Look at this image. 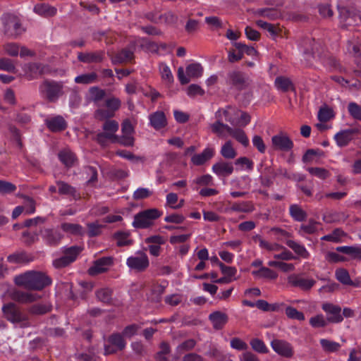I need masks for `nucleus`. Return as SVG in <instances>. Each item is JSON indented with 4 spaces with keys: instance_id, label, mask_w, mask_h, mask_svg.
<instances>
[{
    "instance_id": "nucleus-51",
    "label": "nucleus",
    "mask_w": 361,
    "mask_h": 361,
    "mask_svg": "<svg viewBox=\"0 0 361 361\" xmlns=\"http://www.w3.org/2000/svg\"><path fill=\"white\" fill-rule=\"evenodd\" d=\"M253 275H260L263 278L269 279H275L277 278L278 274L276 271H273L272 269L262 267L259 270L257 271H252Z\"/></svg>"
},
{
    "instance_id": "nucleus-36",
    "label": "nucleus",
    "mask_w": 361,
    "mask_h": 361,
    "mask_svg": "<svg viewBox=\"0 0 361 361\" xmlns=\"http://www.w3.org/2000/svg\"><path fill=\"white\" fill-rule=\"evenodd\" d=\"M276 87L283 92H288L289 90H295L294 85L291 80L286 77L279 76L275 79Z\"/></svg>"
},
{
    "instance_id": "nucleus-31",
    "label": "nucleus",
    "mask_w": 361,
    "mask_h": 361,
    "mask_svg": "<svg viewBox=\"0 0 361 361\" xmlns=\"http://www.w3.org/2000/svg\"><path fill=\"white\" fill-rule=\"evenodd\" d=\"M336 279L343 285L357 286V285L350 279V274L345 269L340 268L336 270Z\"/></svg>"
},
{
    "instance_id": "nucleus-28",
    "label": "nucleus",
    "mask_w": 361,
    "mask_h": 361,
    "mask_svg": "<svg viewBox=\"0 0 361 361\" xmlns=\"http://www.w3.org/2000/svg\"><path fill=\"white\" fill-rule=\"evenodd\" d=\"M58 157L61 163L68 168L72 167L77 160L75 154L67 149L59 152Z\"/></svg>"
},
{
    "instance_id": "nucleus-15",
    "label": "nucleus",
    "mask_w": 361,
    "mask_h": 361,
    "mask_svg": "<svg viewBox=\"0 0 361 361\" xmlns=\"http://www.w3.org/2000/svg\"><path fill=\"white\" fill-rule=\"evenodd\" d=\"M322 309L329 314L327 317V321L331 323H338L343 321V318L341 312V308L339 306L331 303H324L322 305Z\"/></svg>"
},
{
    "instance_id": "nucleus-5",
    "label": "nucleus",
    "mask_w": 361,
    "mask_h": 361,
    "mask_svg": "<svg viewBox=\"0 0 361 361\" xmlns=\"http://www.w3.org/2000/svg\"><path fill=\"white\" fill-rule=\"evenodd\" d=\"M63 83L61 81L45 80L39 86L42 94L49 102H55L63 94Z\"/></svg>"
},
{
    "instance_id": "nucleus-18",
    "label": "nucleus",
    "mask_w": 361,
    "mask_h": 361,
    "mask_svg": "<svg viewBox=\"0 0 361 361\" xmlns=\"http://www.w3.org/2000/svg\"><path fill=\"white\" fill-rule=\"evenodd\" d=\"M233 170L234 168L231 162L220 161L212 166L213 172L218 176H228L233 173Z\"/></svg>"
},
{
    "instance_id": "nucleus-60",
    "label": "nucleus",
    "mask_w": 361,
    "mask_h": 361,
    "mask_svg": "<svg viewBox=\"0 0 361 361\" xmlns=\"http://www.w3.org/2000/svg\"><path fill=\"white\" fill-rule=\"evenodd\" d=\"M250 344L252 346V348L257 353H268V349L266 347L264 343L259 338L252 339Z\"/></svg>"
},
{
    "instance_id": "nucleus-2",
    "label": "nucleus",
    "mask_w": 361,
    "mask_h": 361,
    "mask_svg": "<svg viewBox=\"0 0 361 361\" xmlns=\"http://www.w3.org/2000/svg\"><path fill=\"white\" fill-rule=\"evenodd\" d=\"M2 312L8 321L18 324L20 328H27L31 326L28 314L13 302L4 305Z\"/></svg>"
},
{
    "instance_id": "nucleus-16",
    "label": "nucleus",
    "mask_w": 361,
    "mask_h": 361,
    "mask_svg": "<svg viewBox=\"0 0 361 361\" xmlns=\"http://www.w3.org/2000/svg\"><path fill=\"white\" fill-rule=\"evenodd\" d=\"M273 350L279 355L285 357H290L293 356V352L290 345L283 340L275 339L271 343Z\"/></svg>"
},
{
    "instance_id": "nucleus-10",
    "label": "nucleus",
    "mask_w": 361,
    "mask_h": 361,
    "mask_svg": "<svg viewBox=\"0 0 361 361\" xmlns=\"http://www.w3.org/2000/svg\"><path fill=\"white\" fill-rule=\"evenodd\" d=\"M39 234L45 244L50 247L57 246L63 238V234L56 228H41Z\"/></svg>"
},
{
    "instance_id": "nucleus-42",
    "label": "nucleus",
    "mask_w": 361,
    "mask_h": 361,
    "mask_svg": "<svg viewBox=\"0 0 361 361\" xmlns=\"http://www.w3.org/2000/svg\"><path fill=\"white\" fill-rule=\"evenodd\" d=\"M57 185L59 186V193L61 195H71L73 197H76L77 191L76 189L72 187L71 185L68 184L61 180H59L56 182Z\"/></svg>"
},
{
    "instance_id": "nucleus-1",
    "label": "nucleus",
    "mask_w": 361,
    "mask_h": 361,
    "mask_svg": "<svg viewBox=\"0 0 361 361\" xmlns=\"http://www.w3.org/2000/svg\"><path fill=\"white\" fill-rule=\"evenodd\" d=\"M14 281L17 286L29 290H42L52 283L46 273L37 271H29L16 276Z\"/></svg>"
},
{
    "instance_id": "nucleus-8",
    "label": "nucleus",
    "mask_w": 361,
    "mask_h": 361,
    "mask_svg": "<svg viewBox=\"0 0 361 361\" xmlns=\"http://www.w3.org/2000/svg\"><path fill=\"white\" fill-rule=\"evenodd\" d=\"M24 76L29 80L49 72V66L41 63H28L23 66Z\"/></svg>"
},
{
    "instance_id": "nucleus-14",
    "label": "nucleus",
    "mask_w": 361,
    "mask_h": 361,
    "mask_svg": "<svg viewBox=\"0 0 361 361\" xmlns=\"http://www.w3.org/2000/svg\"><path fill=\"white\" fill-rule=\"evenodd\" d=\"M104 58L105 52L103 50L92 52H79L78 54V60L85 63H101Z\"/></svg>"
},
{
    "instance_id": "nucleus-32",
    "label": "nucleus",
    "mask_w": 361,
    "mask_h": 361,
    "mask_svg": "<svg viewBox=\"0 0 361 361\" xmlns=\"http://www.w3.org/2000/svg\"><path fill=\"white\" fill-rule=\"evenodd\" d=\"M97 298L103 303L111 304L112 302L113 290L109 288H102L96 290Z\"/></svg>"
},
{
    "instance_id": "nucleus-46",
    "label": "nucleus",
    "mask_w": 361,
    "mask_h": 361,
    "mask_svg": "<svg viewBox=\"0 0 361 361\" xmlns=\"http://www.w3.org/2000/svg\"><path fill=\"white\" fill-rule=\"evenodd\" d=\"M82 247L78 245H73L69 247H64L63 250V254L68 257V259H72V263L75 261L78 256L82 252Z\"/></svg>"
},
{
    "instance_id": "nucleus-30",
    "label": "nucleus",
    "mask_w": 361,
    "mask_h": 361,
    "mask_svg": "<svg viewBox=\"0 0 361 361\" xmlns=\"http://www.w3.org/2000/svg\"><path fill=\"white\" fill-rule=\"evenodd\" d=\"M339 252L351 256L354 259H361V247L339 246L336 248Z\"/></svg>"
},
{
    "instance_id": "nucleus-35",
    "label": "nucleus",
    "mask_w": 361,
    "mask_h": 361,
    "mask_svg": "<svg viewBox=\"0 0 361 361\" xmlns=\"http://www.w3.org/2000/svg\"><path fill=\"white\" fill-rule=\"evenodd\" d=\"M255 14L270 20H276L281 16V13L274 8H259L255 12Z\"/></svg>"
},
{
    "instance_id": "nucleus-25",
    "label": "nucleus",
    "mask_w": 361,
    "mask_h": 361,
    "mask_svg": "<svg viewBox=\"0 0 361 361\" xmlns=\"http://www.w3.org/2000/svg\"><path fill=\"white\" fill-rule=\"evenodd\" d=\"M130 233L129 231H118L113 234L114 239L116 240L118 247L129 246L133 243V240L129 238Z\"/></svg>"
},
{
    "instance_id": "nucleus-17",
    "label": "nucleus",
    "mask_w": 361,
    "mask_h": 361,
    "mask_svg": "<svg viewBox=\"0 0 361 361\" xmlns=\"http://www.w3.org/2000/svg\"><path fill=\"white\" fill-rule=\"evenodd\" d=\"M13 300L20 303H28L37 300L40 296L36 293L24 292L22 290H14L11 294Z\"/></svg>"
},
{
    "instance_id": "nucleus-11",
    "label": "nucleus",
    "mask_w": 361,
    "mask_h": 361,
    "mask_svg": "<svg viewBox=\"0 0 361 361\" xmlns=\"http://www.w3.org/2000/svg\"><path fill=\"white\" fill-rule=\"evenodd\" d=\"M114 263L112 257H103L93 262V265L88 269L87 273L90 276H97L107 271L109 267Z\"/></svg>"
},
{
    "instance_id": "nucleus-13",
    "label": "nucleus",
    "mask_w": 361,
    "mask_h": 361,
    "mask_svg": "<svg viewBox=\"0 0 361 361\" xmlns=\"http://www.w3.org/2000/svg\"><path fill=\"white\" fill-rule=\"evenodd\" d=\"M288 281L292 286L298 287L305 291L310 290L316 283V281L312 279H305L296 274L288 276Z\"/></svg>"
},
{
    "instance_id": "nucleus-7",
    "label": "nucleus",
    "mask_w": 361,
    "mask_h": 361,
    "mask_svg": "<svg viewBox=\"0 0 361 361\" xmlns=\"http://www.w3.org/2000/svg\"><path fill=\"white\" fill-rule=\"evenodd\" d=\"M4 32L9 37L16 38L22 33L21 24L15 15L6 13L2 16Z\"/></svg>"
},
{
    "instance_id": "nucleus-47",
    "label": "nucleus",
    "mask_w": 361,
    "mask_h": 361,
    "mask_svg": "<svg viewBox=\"0 0 361 361\" xmlns=\"http://www.w3.org/2000/svg\"><path fill=\"white\" fill-rule=\"evenodd\" d=\"M75 357L78 361H96L97 358L93 347L90 348L87 353H76Z\"/></svg>"
},
{
    "instance_id": "nucleus-63",
    "label": "nucleus",
    "mask_w": 361,
    "mask_h": 361,
    "mask_svg": "<svg viewBox=\"0 0 361 361\" xmlns=\"http://www.w3.org/2000/svg\"><path fill=\"white\" fill-rule=\"evenodd\" d=\"M109 176L114 180H121L128 176L127 171L121 169H111L109 172Z\"/></svg>"
},
{
    "instance_id": "nucleus-64",
    "label": "nucleus",
    "mask_w": 361,
    "mask_h": 361,
    "mask_svg": "<svg viewBox=\"0 0 361 361\" xmlns=\"http://www.w3.org/2000/svg\"><path fill=\"white\" fill-rule=\"evenodd\" d=\"M152 194V192L147 188H140L134 192L133 197L135 200H140L149 197Z\"/></svg>"
},
{
    "instance_id": "nucleus-27",
    "label": "nucleus",
    "mask_w": 361,
    "mask_h": 361,
    "mask_svg": "<svg viewBox=\"0 0 361 361\" xmlns=\"http://www.w3.org/2000/svg\"><path fill=\"white\" fill-rule=\"evenodd\" d=\"M133 57L134 54L132 51L128 49H123L115 56L111 57V62L113 64L123 63L130 61Z\"/></svg>"
},
{
    "instance_id": "nucleus-9",
    "label": "nucleus",
    "mask_w": 361,
    "mask_h": 361,
    "mask_svg": "<svg viewBox=\"0 0 361 361\" xmlns=\"http://www.w3.org/2000/svg\"><path fill=\"white\" fill-rule=\"evenodd\" d=\"M271 145L274 150L289 152L293 148L294 144L286 133L280 132L272 136Z\"/></svg>"
},
{
    "instance_id": "nucleus-41",
    "label": "nucleus",
    "mask_w": 361,
    "mask_h": 361,
    "mask_svg": "<svg viewBox=\"0 0 361 361\" xmlns=\"http://www.w3.org/2000/svg\"><path fill=\"white\" fill-rule=\"evenodd\" d=\"M51 310V306L45 304H35L29 307L28 312L33 315L45 314Z\"/></svg>"
},
{
    "instance_id": "nucleus-48",
    "label": "nucleus",
    "mask_w": 361,
    "mask_h": 361,
    "mask_svg": "<svg viewBox=\"0 0 361 361\" xmlns=\"http://www.w3.org/2000/svg\"><path fill=\"white\" fill-rule=\"evenodd\" d=\"M346 233L341 228H335L331 234L323 236L322 240L331 241L334 243L340 242V238L345 236Z\"/></svg>"
},
{
    "instance_id": "nucleus-34",
    "label": "nucleus",
    "mask_w": 361,
    "mask_h": 361,
    "mask_svg": "<svg viewBox=\"0 0 361 361\" xmlns=\"http://www.w3.org/2000/svg\"><path fill=\"white\" fill-rule=\"evenodd\" d=\"M227 210L247 213L254 210V205L251 202H234Z\"/></svg>"
},
{
    "instance_id": "nucleus-21",
    "label": "nucleus",
    "mask_w": 361,
    "mask_h": 361,
    "mask_svg": "<svg viewBox=\"0 0 361 361\" xmlns=\"http://www.w3.org/2000/svg\"><path fill=\"white\" fill-rule=\"evenodd\" d=\"M356 133L357 130L355 129L341 130L335 135L334 139L339 147H345L353 140V135Z\"/></svg>"
},
{
    "instance_id": "nucleus-45",
    "label": "nucleus",
    "mask_w": 361,
    "mask_h": 361,
    "mask_svg": "<svg viewBox=\"0 0 361 361\" xmlns=\"http://www.w3.org/2000/svg\"><path fill=\"white\" fill-rule=\"evenodd\" d=\"M0 70L11 73H16L17 69L13 61L9 58H0Z\"/></svg>"
},
{
    "instance_id": "nucleus-4",
    "label": "nucleus",
    "mask_w": 361,
    "mask_h": 361,
    "mask_svg": "<svg viewBox=\"0 0 361 361\" xmlns=\"http://www.w3.org/2000/svg\"><path fill=\"white\" fill-rule=\"evenodd\" d=\"M162 212L156 208L143 210L135 215L133 226L137 229L149 228L153 226L154 221L159 218Z\"/></svg>"
},
{
    "instance_id": "nucleus-54",
    "label": "nucleus",
    "mask_w": 361,
    "mask_h": 361,
    "mask_svg": "<svg viewBox=\"0 0 361 361\" xmlns=\"http://www.w3.org/2000/svg\"><path fill=\"white\" fill-rule=\"evenodd\" d=\"M349 114L355 120L361 121V106L355 102H350L348 106Z\"/></svg>"
},
{
    "instance_id": "nucleus-55",
    "label": "nucleus",
    "mask_w": 361,
    "mask_h": 361,
    "mask_svg": "<svg viewBox=\"0 0 361 361\" xmlns=\"http://www.w3.org/2000/svg\"><path fill=\"white\" fill-rule=\"evenodd\" d=\"M97 78V75L92 72L91 73L82 74L77 76L75 78V82L80 84H90L94 82Z\"/></svg>"
},
{
    "instance_id": "nucleus-20",
    "label": "nucleus",
    "mask_w": 361,
    "mask_h": 361,
    "mask_svg": "<svg viewBox=\"0 0 361 361\" xmlns=\"http://www.w3.org/2000/svg\"><path fill=\"white\" fill-rule=\"evenodd\" d=\"M214 155L213 148L207 147L200 154H195L191 157V162L195 166H202L211 159Z\"/></svg>"
},
{
    "instance_id": "nucleus-29",
    "label": "nucleus",
    "mask_w": 361,
    "mask_h": 361,
    "mask_svg": "<svg viewBox=\"0 0 361 361\" xmlns=\"http://www.w3.org/2000/svg\"><path fill=\"white\" fill-rule=\"evenodd\" d=\"M228 128V133L234 137L238 142L241 143L244 147H247L249 145V140L245 133L244 130L235 128L233 129L230 126H226Z\"/></svg>"
},
{
    "instance_id": "nucleus-61",
    "label": "nucleus",
    "mask_w": 361,
    "mask_h": 361,
    "mask_svg": "<svg viewBox=\"0 0 361 361\" xmlns=\"http://www.w3.org/2000/svg\"><path fill=\"white\" fill-rule=\"evenodd\" d=\"M286 314L292 319H297L298 321H303L305 319V315L302 312H299L295 307L290 306L286 307Z\"/></svg>"
},
{
    "instance_id": "nucleus-52",
    "label": "nucleus",
    "mask_w": 361,
    "mask_h": 361,
    "mask_svg": "<svg viewBox=\"0 0 361 361\" xmlns=\"http://www.w3.org/2000/svg\"><path fill=\"white\" fill-rule=\"evenodd\" d=\"M233 46L240 52L243 56L245 53L248 56H255L257 54V51L252 46H247L241 42H235Z\"/></svg>"
},
{
    "instance_id": "nucleus-22",
    "label": "nucleus",
    "mask_w": 361,
    "mask_h": 361,
    "mask_svg": "<svg viewBox=\"0 0 361 361\" xmlns=\"http://www.w3.org/2000/svg\"><path fill=\"white\" fill-rule=\"evenodd\" d=\"M46 125L51 132H61L64 130L67 127L66 122L61 116H57L50 119H47Z\"/></svg>"
},
{
    "instance_id": "nucleus-24",
    "label": "nucleus",
    "mask_w": 361,
    "mask_h": 361,
    "mask_svg": "<svg viewBox=\"0 0 361 361\" xmlns=\"http://www.w3.org/2000/svg\"><path fill=\"white\" fill-rule=\"evenodd\" d=\"M151 126L156 130H160L167 125L165 114L161 111H157L149 115Z\"/></svg>"
},
{
    "instance_id": "nucleus-53",
    "label": "nucleus",
    "mask_w": 361,
    "mask_h": 361,
    "mask_svg": "<svg viewBox=\"0 0 361 361\" xmlns=\"http://www.w3.org/2000/svg\"><path fill=\"white\" fill-rule=\"evenodd\" d=\"M7 259L12 263H26L30 260L26 252H24L10 255Z\"/></svg>"
},
{
    "instance_id": "nucleus-57",
    "label": "nucleus",
    "mask_w": 361,
    "mask_h": 361,
    "mask_svg": "<svg viewBox=\"0 0 361 361\" xmlns=\"http://www.w3.org/2000/svg\"><path fill=\"white\" fill-rule=\"evenodd\" d=\"M87 227V234L90 238L97 236L102 233V226L99 225L97 222L88 223Z\"/></svg>"
},
{
    "instance_id": "nucleus-43",
    "label": "nucleus",
    "mask_w": 361,
    "mask_h": 361,
    "mask_svg": "<svg viewBox=\"0 0 361 361\" xmlns=\"http://www.w3.org/2000/svg\"><path fill=\"white\" fill-rule=\"evenodd\" d=\"M221 154L223 157L228 159H234L237 152L233 147L231 141L228 140L221 147Z\"/></svg>"
},
{
    "instance_id": "nucleus-49",
    "label": "nucleus",
    "mask_w": 361,
    "mask_h": 361,
    "mask_svg": "<svg viewBox=\"0 0 361 361\" xmlns=\"http://www.w3.org/2000/svg\"><path fill=\"white\" fill-rule=\"evenodd\" d=\"M317 116L321 122L326 123L334 117V111L328 106L322 107L319 110Z\"/></svg>"
},
{
    "instance_id": "nucleus-3",
    "label": "nucleus",
    "mask_w": 361,
    "mask_h": 361,
    "mask_svg": "<svg viewBox=\"0 0 361 361\" xmlns=\"http://www.w3.org/2000/svg\"><path fill=\"white\" fill-rule=\"evenodd\" d=\"M251 83L250 77L244 72L238 70L229 71L225 77V84L238 91H242L249 87Z\"/></svg>"
},
{
    "instance_id": "nucleus-39",
    "label": "nucleus",
    "mask_w": 361,
    "mask_h": 361,
    "mask_svg": "<svg viewBox=\"0 0 361 361\" xmlns=\"http://www.w3.org/2000/svg\"><path fill=\"white\" fill-rule=\"evenodd\" d=\"M108 341L112 345L116 346L118 350H122L126 347V342L122 334L114 333L109 336Z\"/></svg>"
},
{
    "instance_id": "nucleus-12",
    "label": "nucleus",
    "mask_w": 361,
    "mask_h": 361,
    "mask_svg": "<svg viewBox=\"0 0 361 361\" xmlns=\"http://www.w3.org/2000/svg\"><path fill=\"white\" fill-rule=\"evenodd\" d=\"M127 265L138 272L144 271L149 267V259L144 252H140L139 256L130 257L127 259Z\"/></svg>"
},
{
    "instance_id": "nucleus-37",
    "label": "nucleus",
    "mask_w": 361,
    "mask_h": 361,
    "mask_svg": "<svg viewBox=\"0 0 361 361\" xmlns=\"http://www.w3.org/2000/svg\"><path fill=\"white\" fill-rule=\"evenodd\" d=\"M61 228L63 231L73 235H84L83 228L77 224L63 223L61 224Z\"/></svg>"
},
{
    "instance_id": "nucleus-50",
    "label": "nucleus",
    "mask_w": 361,
    "mask_h": 361,
    "mask_svg": "<svg viewBox=\"0 0 361 361\" xmlns=\"http://www.w3.org/2000/svg\"><path fill=\"white\" fill-rule=\"evenodd\" d=\"M307 171L311 175L314 176L322 180H325L330 176V172L324 168L309 167L307 168Z\"/></svg>"
},
{
    "instance_id": "nucleus-33",
    "label": "nucleus",
    "mask_w": 361,
    "mask_h": 361,
    "mask_svg": "<svg viewBox=\"0 0 361 361\" xmlns=\"http://www.w3.org/2000/svg\"><path fill=\"white\" fill-rule=\"evenodd\" d=\"M348 218L343 212H327L323 215V221L326 224H332L339 222L341 221H344Z\"/></svg>"
},
{
    "instance_id": "nucleus-44",
    "label": "nucleus",
    "mask_w": 361,
    "mask_h": 361,
    "mask_svg": "<svg viewBox=\"0 0 361 361\" xmlns=\"http://www.w3.org/2000/svg\"><path fill=\"white\" fill-rule=\"evenodd\" d=\"M186 73L189 77L197 78L202 76L203 68L198 63H190L186 67Z\"/></svg>"
},
{
    "instance_id": "nucleus-40",
    "label": "nucleus",
    "mask_w": 361,
    "mask_h": 361,
    "mask_svg": "<svg viewBox=\"0 0 361 361\" xmlns=\"http://www.w3.org/2000/svg\"><path fill=\"white\" fill-rule=\"evenodd\" d=\"M290 214L297 221H303L307 218V213L297 204L290 207Z\"/></svg>"
},
{
    "instance_id": "nucleus-58",
    "label": "nucleus",
    "mask_w": 361,
    "mask_h": 361,
    "mask_svg": "<svg viewBox=\"0 0 361 361\" xmlns=\"http://www.w3.org/2000/svg\"><path fill=\"white\" fill-rule=\"evenodd\" d=\"M195 345L196 341L194 339H188L183 342L182 343H180L179 345H178V347L176 348V352L178 354H182L185 351H189L193 349Z\"/></svg>"
},
{
    "instance_id": "nucleus-62",
    "label": "nucleus",
    "mask_w": 361,
    "mask_h": 361,
    "mask_svg": "<svg viewBox=\"0 0 361 361\" xmlns=\"http://www.w3.org/2000/svg\"><path fill=\"white\" fill-rule=\"evenodd\" d=\"M16 186L11 182L0 180V193L10 194L16 191Z\"/></svg>"
},
{
    "instance_id": "nucleus-23",
    "label": "nucleus",
    "mask_w": 361,
    "mask_h": 361,
    "mask_svg": "<svg viewBox=\"0 0 361 361\" xmlns=\"http://www.w3.org/2000/svg\"><path fill=\"white\" fill-rule=\"evenodd\" d=\"M166 286L161 284L154 285L146 294L147 299L150 302L159 303L161 302L162 295L165 292Z\"/></svg>"
},
{
    "instance_id": "nucleus-19",
    "label": "nucleus",
    "mask_w": 361,
    "mask_h": 361,
    "mask_svg": "<svg viewBox=\"0 0 361 361\" xmlns=\"http://www.w3.org/2000/svg\"><path fill=\"white\" fill-rule=\"evenodd\" d=\"M209 319L212 323L213 328L216 330L222 329L228 321V315L221 311H215L211 313Z\"/></svg>"
},
{
    "instance_id": "nucleus-26",
    "label": "nucleus",
    "mask_w": 361,
    "mask_h": 361,
    "mask_svg": "<svg viewBox=\"0 0 361 361\" xmlns=\"http://www.w3.org/2000/svg\"><path fill=\"white\" fill-rule=\"evenodd\" d=\"M34 11L45 18L52 17L56 14V8L46 4H38L35 6Z\"/></svg>"
},
{
    "instance_id": "nucleus-56",
    "label": "nucleus",
    "mask_w": 361,
    "mask_h": 361,
    "mask_svg": "<svg viewBox=\"0 0 361 361\" xmlns=\"http://www.w3.org/2000/svg\"><path fill=\"white\" fill-rule=\"evenodd\" d=\"M320 343L323 349L326 352H336L338 351L341 345L335 341H331L327 339H322Z\"/></svg>"
},
{
    "instance_id": "nucleus-59",
    "label": "nucleus",
    "mask_w": 361,
    "mask_h": 361,
    "mask_svg": "<svg viewBox=\"0 0 361 361\" xmlns=\"http://www.w3.org/2000/svg\"><path fill=\"white\" fill-rule=\"evenodd\" d=\"M134 137L127 135H123L122 136L117 135V139L111 141L113 143H119L125 147H133L134 145Z\"/></svg>"
},
{
    "instance_id": "nucleus-38",
    "label": "nucleus",
    "mask_w": 361,
    "mask_h": 361,
    "mask_svg": "<svg viewBox=\"0 0 361 361\" xmlns=\"http://www.w3.org/2000/svg\"><path fill=\"white\" fill-rule=\"evenodd\" d=\"M286 244L302 258L306 259L309 257V253L303 245L291 240H286Z\"/></svg>"
},
{
    "instance_id": "nucleus-6",
    "label": "nucleus",
    "mask_w": 361,
    "mask_h": 361,
    "mask_svg": "<svg viewBox=\"0 0 361 361\" xmlns=\"http://www.w3.org/2000/svg\"><path fill=\"white\" fill-rule=\"evenodd\" d=\"M118 123L115 120H106L102 125L103 132L98 133L94 138L95 141L102 147L107 146V140L112 141L117 139L116 133L118 130Z\"/></svg>"
}]
</instances>
